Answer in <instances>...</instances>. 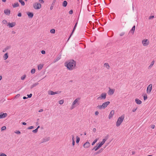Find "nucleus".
Instances as JSON below:
<instances>
[{"label":"nucleus","instance_id":"obj_42","mask_svg":"<svg viewBox=\"0 0 156 156\" xmlns=\"http://www.w3.org/2000/svg\"><path fill=\"white\" fill-rule=\"evenodd\" d=\"M147 98V96L146 94H145V95H144V100H146Z\"/></svg>","mask_w":156,"mask_h":156},{"label":"nucleus","instance_id":"obj_58","mask_svg":"<svg viewBox=\"0 0 156 156\" xmlns=\"http://www.w3.org/2000/svg\"><path fill=\"white\" fill-rule=\"evenodd\" d=\"M75 143V142L74 140L73 141L72 145H73V146L74 145Z\"/></svg>","mask_w":156,"mask_h":156},{"label":"nucleus","instance_id":"obj_64","mask_svg":"<svg viewBox=\"0 0 156 156\" xmlns=\"http://www.w3.org/2000/svg\"><path fill=\"white\" fill-rule=\"evenodd\" d=\"M12 34H15L16 33V32L15 31H12Z\"/></svg>","mask_w":156,"mask_h":156},{"label":"nucleus","instance_id":"obj_13","mask_svg":"<svg viewBox=\"0 0 156 156\" xmlns=\"http://www.w3.org/2000/svg\"><path fill=\"white\" fill-rule=\"evenodd\" d=\"M115 114V111L114 110H112L111 111L109 114L108 116V119H111L113 117L114 114Z\"/></svg>","mask_w":156,"mask_h":156},{"label":"nucleus","instance_id":"obj_46","mask_svg":"<svg viewBox=\"0 0 156 156\" xmlns=\"http://www.w3.org/2000/svg\"><path fill=\"white\" fill-rule=\"evenodd\" d=\"M150 127L152 129H154L155 127V125L154 124L151 125H150Z\"/></svg>","mask_w":156,"mask_h":156},{"label":"nucleus","instance_id":"obj_47","mask_svg":"<svg viewBox=\"0 0 156 156\" xmlns=\"http://www.w3.org/2000/svg\"><path fill=\"white\" fill-rule=\"evenodd\" d=\"M56 0H53V2L52 3L51 5H54L55 3L56 2Z\"/></svg>","mask_w":156,"mask_h":156},{"label":"nucleus","instance_id":"obj_26","mask_svg":"<svg viewBox=\"0 0 156 156\" xmlns=\"http://www.w3.org/2000/svg\"><path fill=\"white\" fill-rule=\"evenodd\" d=\"M135 29V26H134L132 28V29L130 30V32L132 33L133 34L134 33V32Z\"/></svg>","mask_w":156,"mask_h":156},{"label":"nucleus","instance_id":"obj_25","mask_svg":"<svg viewBox=\"0 0 156 156\" xmlns=\"http://www.w3.org/2000/svg\"><path fill=\"white\" fill-rule=\"evenodd\" d=\"M61 58V56H59L56 59H55L53 62L54 63L56 62L59 60Z\"/></svg>","mask_w":156,"mask_h":156},{"label":"nucleus","instance_id":"obj_28","mask_svg":"<svg viewBox=\"0 0 156 156\" xmlns=\"http://www.w3.org/2000/svg\"><path fill=\"white\" fill-rule=\"evenodd\" d=\"M8 54L7 53H6L3 56V58L4 60L8 58Z\"/></svg>","mask_w":156,"mask_h":156},{"label":"nucleus","instance_id":"obj_49","mask_svg":"<svg viewBox=\"0 0 156 156\" xmlns=\"http://www.w3.org/2000/svg\"><path fill=\"white\" fill-rule=\"evenodd\" d=\"M0 156H6V155L4 153H2L0 154Z\"/></svg>","mask_w":156,"mask_h":156},{"label":"nucleus","instance_id":"obj_41","mask_svg":"<svg viewBox=\"0 0 156 156\" xmlns=\"http://www.w3.org/2000/svg\"><path fill=\"white\" fill-rule=\"evenodd\" d=\"M14 133L18 134H20L21 133L19 131H16Z\"/></svg>","mask_w":156,"mask_h":156},{"label":"nucleus","instance_id":"obj_18","mask_svg":"<svg viewBox=\"0 0 156 156\" xmlns=\"http://www.w3.org/2000/svg\"><path fill=\"white\" fill-rule=\"evenodd\" d=\"M4 12L5 14L8 16L10 14V11L9 9H6L4 10Z\"/></svg>","mask_w":156,"mask_h":156},{"label":"nucleus","instance_id":"obj_35","mask_svg":"<svg viewBox=\"0 0 156 156\" xmlns=\"http://www.w3.org/2000/svg\"><path fill=\"white\" fill-rule=\"evenodd\" d=\"M36 70L35 69H33L31 71V73L32 74H34Z\"/></svg>","mask_w":156,"mask_h":156},{"label":"nucleus","instance_id":"obj_22","mask_svg":"<svg viewBox=\"0 0 156 156\" xmlns=\"http://www.w3.org/2000/svg\"><path fill=\"white\" fill-rule=\"evenodd\" d=\"M101 147L98 144L97 146H96L94 147L93 148V150H94L95 151H97L98 150L99 148H100Z\"/></svg>","mask_w":156,"mask_h":156},{"label":"nucleus","instance_id":"obj_17","mask_svg":"<svg viewBox=\"0 0 156 156\" xmlns=\"http://www.w3.org/2000/svg\"><path fill=\"white\" fill-rule=\"evenodd\" d=\"M7 114L6 113H0V119L4 118L7 116Z\"/></svg>","mask_w":156,"mask_h":156},{"label":"nucleus","instance_id":"obj_60","mask_svg":"<svg viewBox=\"0 0 156 156\" xmlns=\"http://www.w3.org/2000/svg\"><path fill=\"white\" fill-rule=\"evenodd\" d=\"M43 111V110L42 109H40L39 111V112H42Z\"/></svg>","mask_w":156,"mask_h":156},{"label":"nucleus","instance_id":"obj_37","mask_svg":"<svg viewBox=\"0 0 156 156\" xmlns=\"http://www.w3.org/2000/svg\"><path fill=\"white\" fill-rule=\"evenodd\" d=\"M59 103L60 104V105H62L63 104V102H64V100H60L59 101Z\"/></svg>","mask_w":156,"mask_h":156},{"label":"nucleus","instance_id":"obj_16","mask_svg":"<svg viewBox=\"0 0 156 156\" xmlns=\"http://www.w3.org/2000/svg\"><path fill=\"white\" fill-rule=\"evenodd\" d=\"M16 25L15 22H12V23H9L7 25L9 26V27H12Z\"/></svg>","mask_w":156,"mask_h":156},{"label":"nucleus","instance_id":"obj_50","mask_svg":"<svg viewBox=\"0 0 156 156\" xmlns=\"http://www.w3.org/2000/svg\"><path fill=\"white\" fill-rule=\"evenodd\" d=\"M20 96V94H17L15 96V98H19Z\"/></svg>","mask_w":156,"mask_h":156},{"label":"nucleus","instance_id":"obj_45","mask_svg":"<svg viewBox=\"0 0 156 156\" xmlns=\"http://www.w3.org/2000/svg\"><path fill=\"white\" fill-rule=\"evenodd\" d=\"M77 23H76V24H75V26H74V28H73V32H72V33L73 32V31H74V30H75V28H76V25H77Z\"/></svg>","mask_w":156,"mask_h":156},{"label":"nucleus","instance_id":"obj_10","mask_svg":"<svg viewBox=\"0 0 156 156\" xmlns=\"http://www.w3.org/2000/svg\"><path fill=\"white\" fill-rule=\"evenodd\" d=\"M152 87V84H150L147 87V94L151 93Z\"/></svg>","mask_w":156,"mask_h":156},{"label":"nucleus","instance_id":"obj_6","mask_svg":"<svg viewBox=\"0 0 156 156\" xmlns=\"http://www.w3.org/2000/svg\"><path fill=\"white\" fill-rule=\"evenodd\" d=\"M141 44L144 47H147L150 44V41L148 39H144L141 41Z\"/></svg>","mask_w":156,"mask_h":156},{"label":"nucleus","instance_id":"obj_44","mask_svg":"<svg viewBox=\"0 0 156 156\" xmlns=\"http://www.w3.org/2000/svg\"><path fill=\"white\" fill-rule=\"evenodd\" d=\"M65 66L67 67V69H68V63L67 62H66L65 63Z\"/></svg>","mask_w":156,"mask_h":156},{"label":"nucleus","instance_id":"obj_29","mask_svg":"<svg viewBox=\"0 0 156 156\" xmlns=\"http://www.w3.org/2000/svg\"><path fill=\"white\" fill-rule=\"evenodd\" d=\"M67 5V2L66 1H64L63 3H62V6L63 7H66Z\"/></svg>","mask_w":156,"mask_h":156},{"label":"nucleus","instance_id":"obj_3","mask_svg":"<svg viewBox=\"0 0 156 156\" xmlns=\"http://www.w3.org/2000/svg\"><path fill=\"white\" fill-rule=\"evenodd\" d=\"M125 118L124 115H121L119 117L116 122V126L118 127L120 126L123 122Z\"/></svg>","mask_w":156,"mask_h":156},{"label":"nucleus","instance_id":"obj_51","mask_svg":"<svg viewBox=\"0 0 156 156\" xmlns=\"http://www.w3.org/2000/svg\"><path fill=\"white\" fill-rule=\"evenodd\" d=\"M99 114V113L98 111H97L95 112V115H98Z\"/></svg>","mask_w":156,"mask_h":156},{"label":"nucleus","instance_id":"obj_39","mask_svg":"<svg viewBox=\"0 0 156 156\" xmlns=\"http://www.w3.org/2000/svg\"><path fill=\"white\" fill-rule=\"evenodd\" d=\"M2 23L4 24H7V21L5 20H3L2 21Z\"/></svg>","mask_w":156,"mask_h":156},{"label":"nucleus","instance_id":"obj_4","mask_svg":"<svg viewBox=\"0 0 156 156\" xmlns=\"http://www.w3.org/2000/svg\"><path fill=\"white\" fill-rule=\"evenodd\" d=\"M110 103L109 101H107L103 103L101 105H98L97 108L99 109H104L106 108Z\"/></svg>","mask_w":156,"mask_h":156},{"label":"nucleus","instance_id":"obj_15","mask_svg":"<svg viewBox=\"0 0 156 156\" xmlns=\"http://www.w3.org/2000/svg\"><path fill=\"white\" fill-rule=\"evenodd\" d=\"M90 146V143L88 142H86L83 145V147L85 148H89Z\"/></svg>","mask_w":156,"mask_h":156},{"label":"nucleus","instance_id":"obj_36","mask_svg":"<svg viewBox=\"0 0 156 156\" xmlns=\"http://www.w3.org/2000/svg\"><path fill=\"white\" fill-rule=\"evenodd\" d=\"M50 32L51 33L54 34L55 33V30L54 29H51L50 30Z\"/></svg>","mask_w":156,"mask_h":156},{"label":"nucleus","instance_id":"obj_24","mask_svg":"<svg viewBox=\"0 0 156 156\" xmlns=\"http://www.w3.org/2000/svg\"><path fill=\"white\" fill-rule=\"evenodd\" d=\"M38 84H39V83L38 82H37L35 83H34L30 86V88L32 89L33 87H36L37 86Z\"/></svg>","mask_w":156,"mask_h":156},{"label":"nucleus","instance_id":"obj_19","mask_svg":"<svg viewBox=\"0 0 156 156\" xmlns=\"http://www.w3.org/2000/svg\"><path fill=\"white\" fill-rule=\"evenodd\" d=\"M136 103L138 105H140L142 104V101L138 98H136L135 99Z\"/></svg>","mask_w":156,"mask_h":156},{"label":"nucleus","instance_id":"obj_59","mask_svg":"<svg viewBox=\"0 0 156 156\" xmlns=\"http://www.w3.org/2000/svg\"><path fill=\"white\" fill-rule=\"evenodd\" d=\"M72 141L74 140V136L73 135H72Z\"/></svg>","mask_w":156,"mask_h":156},{"label":"nucleus","instance_id":"obj_54","mask_svg":"<svg viewBox=\"0 0 156 156\" xmlns=\"http://www.w3.org/2000/svg\"><path fill=\"white\" fill-rule=\"evenodd\" d=\"M41 53L43 54H44L45 53V51L44 50H42L41 51Z\"/></svg>","mask_w":156,"mask_h":156},{"label":"nucleus","instance_id":"obj_11","mask_svg":"<svg viewBox=\"0 0 156 156\" xmlns=\"http://www.w3.org/2000/svg\"><path fill=\"white\" fill-rule=\"evenodd\" d=\"M61 93V91H57L56 92H54L52 91L49 90L48 91V93L49 95H53L55 94H60Z\"/></svg>","mask_w":156,"mask_h":156},{"label":"nucleus","instance_id":"obj_2","mask_svg":"<svg viewBox=\"0 0 156 156\" xmlns=\"http://www.w3.org/2000/svg\"><path fill=\"white\" fill-rule=\"evenodd\" d=\"M80 98H76L73 102L72 104L70 105V109L72 110L75 108L77 106L79 105L80 104Z\"/></svg>","mask_w":156,"mask_h":156},{"label":"nucleus","instance_id":"obj_63","mask_svg":"<svg viewBox=\"0 0 156 156\" xmlns=\"http://www.w3.org/2000/svg\"><path fill=\"white\" fill-rule=\"evenodd\" d=\"M22 124L23 125H25L27 124V123H26L25 122H23L22 123Z\"/></svg>","mask_w":156,"mask_h":156},{"label":"nucleus","instance_id":"obj_61","mask_svg":"<svg viewBox=\"0 0 156 156\" xmlns=\"http://www.w3.org/2000/svg\"><path fill=\"white\" fill-rule=\"evenodd\" d=\"M124 33H122L120 34V36H122L124 35Z\"/></svg>","mask_w":156,"mask_h":156},{"label":"nucleus","instance_id":"obj_57","mask_svg":"<svg viewBox=\"0 0 156 156\" xmlns=\"http://www.w3.org/2000/svg\"><path fill=\"white\" fill-rule=\"evenodd\" d=\"M18 16H19V17H20L21 16H22V14H21V13H19L18 14V15H17Z\"/></svg>","mask_w":156,"mask_h":156},{"label":"nucleus","instance_id":"obj_20","mask_svg":"<svg viewBox=\"0 0 156 156\" xmlns=\"http://www.w3.org/2000/svg\"><path fill=\"white\" fill-rule=\"evenodd\" d=\"M104 67L108 69H110V66L108 63H105L104 65Z\"/></svg>","mask_w":156,"mask_h":156},{"label":"nucleus","instance_id":"obj_43","mask_svg":"<svg viewBox=\"0 0 156 156\" xmlns=\"http://www.w3.org/2000/svg\"><path fill=\"white\" fill-rule=\"evenodd\" d=\"M37 129H35L33 130L32 132L34 133H36L37 132Z\"/></svg>","mask_w":156,"mask_h":156},{"label":"nucleus","instance_id":"obj_7","mask_svg":"<svg viewBox=\"0 0 156 156\" xmlns=\"http://www.w3.org/2000/svg\"><path fill=\"white\" fill-rule=\"evenodd\" d=\"M108 135L106 136L104 139H103L101 142L98 144L101 147L102 145H103L106 140L108 139Z\"/></svg>","mask_w":156,"mask_h":156},{"label":"nucleus","instance_id":"obj_27","mask_svg":"<svg viewBox=\"0 0 156 156\" xmlns=\"http://www.w3.org/2000/svg\"><path fill=\"white\" fill-rule=\"evenodd\" d=\"M19 5L18 2L15 3L14 4L12 5V6L13 8H15L19 6Z\"/></svg>","mask_w":156,"mask_h":156},{"label":"nucleus","instance_id":"obj_5","mask_svg":"<svg viewBox=\"0 0 156 156\" xmlns=\"http://www.w3.org/2000/svg\"><path fill=\"white\" fill-rule=\"evenodd\" d=\"M107 96L106 93L103 92L97 97V99L98 101L105 100Z\"/></svg>","mask_w":156,"mask_h":156},{"label":"nucleus","instance_id":"obj_23","mask_svg":"<svg viewBox=\"0 0 156 156\" xmlns=\"http://www.w3.org/2000/svg\"><path fill=\"white\" fill-rule=\"evenodd\" d=\"M29 17L32 18L33 16V14L32 12H28L27 13Z\"/></svg>","mask_w":156,"mask_h":156},{"label":"nucleus","instance_id":"obj_38","mask_svg":"<svg viewBox=\"0 0 156 156\" xmlns=\"http://www.w3.org/2000/svg\"><path fill=\"white\" fill-rule=\"evenodd\" d=\"M26 77V75H24L23 76H21V80H24V79H25Z\"/></svg>","mask_w":156,"mask_h":156},{"label":"nucleus","instance_id":"obj_48","mask_svg":"<svg viewBox=\"0 0 156 156\" xmlns=\"http://www.w3.org/2000/svg\"><path fill=\"white\" fill-rule=\"evenodd\" d=\"M32 95V94H27V96H28V98H30L31 97Z\"/></svg>","mask_w":156,"mask_h":156},{"label":"nucleus","instance_id":"obj_55","mask_svg":"<svg viewBox=\"0 0 156 156\" xmlns=\"http://www.w3.org/2000/svg\"><path fill=\"white\" fill-rule=\"evenodd\" d=\"M39 1L41 3H44V1L43 0H39Z\"/></svg>","mask_w":156,"mask_h":156},{"label":"nucleus","instance_id":"obj_21","mask_svg":"<svg viewBox=\"0 0 156 156\" xmlns=\"http://www.w3.org/2000/svg\"><path fill=\"white\" fill-rule=\"evenodd\" d=\"M11 48L10 46H6L5 48H4L3 50V52H5L6 51L10 49Z\"/></svg>","mask_w":156,"mask_h":156},{"label":"nucleus","instance_id":"obj_1","mask_svg":"<svg viewBox=\"0 0 156 156\" xmlns=\"http://www.w3.org/2000/svg\"><path fill=\"white\" fill-rule=\"evenodd\" d=\"M76 61L73 59L69 60V70H72L76 68Z\"/></svg>","mask_w":156,"mask_h":156},{"label":"nucleus","instance_id":"obj_12","mask_svg":"<svg viewBox=\"0 0 156 156\" xmlns=\"http://www.w3.org/2000/svg\"><path fill=\"white\" fill-rule=\"evenodd\" d=\"M115 91L114 89L109 88V90L107 92L108 94L109 95H112L114 93Z\"/></svg>","mask_w":156,"mask_h":156},{"label":"nucleus","instance_id":"obj_31","mask_svg":"<svg viewBox=\"0 0 156 156\" xmlns=\"http://www.w3.org/2000/svg\"><path fill=\"white\" fill-rule=\"evenodd\" d=\"M19 2L21 4V5L23 6H24L25 5V3L24 1H23L22 0H19Z\"/></svg>","mask_w":156,"mask_h":156},{"label":"nucleus","instance_id":"obj_34","mask_svg":"<svg viewBox=\"0 0 156 156\" xmlns=\"http://www.w3.org/2000/svg\"><path fill=\"white\" fill-rule=\"evenodd\" d=\"M98 140V139H95L92 143V145H94L95 144L97 141Z\"/></svg>","mask_w":156,"mask_h":156},{"label":"nucleus","instance_id":"obj_32","mask_svg":"<svg viewBox=\"0 0 156 156\" xmlns=\"http://www.w3.org/2000/svg\"><path fill=\"white\" fill-rule=\"evenodd\" d=\"M76 143H78L80 140V138L78 136H76Z\"/></svg>","mask_w":156,"mask_h":156},{"label":"nucleus","instance_id":"obj_40","mask_svg":"<svg viewBox=\"0 0 156 156\" xmlns=\"http://www.w3.org/2000/svg\"><path fill=\"white\" fill-rule=\"evenodd\" d=\"M6 129V127L5 126H3L1 128L2 131Z\"/></svg>","mask_w":156,"mask_h":156},{"label":"nucleus","instance_id":"obj_52","mask_svg":"<svg viewBox=\"0 0 156 156\" xmlns=\"http://www.w3.org/2000/svg\"><path fill=\"white\" fill-rule=\"evenodd\" d=\"M34 128V126H30L28 128V129H32Z\"/></svg>","mask_w":156,"mask_h":156},{"label":"nucleus","instance_id":"obj_14","mask_svg":"<svg viewBox=\"0 0 156 156\" xmlns=\"http://www.w3.org/2000/svg\"><path fill=\"white\" fill-rule=\"evenodd\" d=\"M50 137H44V138L42 139L41 140V143H42L47 142L48 141L50 140Z\"/></svg>","mask_w":156,"mask_h":156},{"label":"nucleus","instance_id":"obj_30","mask_svg":"<svg viewBox=\"0 0 156 156\" xmlns=\"http://www.w3.org/2000/svg\"><path fill=\"white\" fill-rule=\"evenodd\" d=\"M43 65L42 64H39L38 66V70H41L42 68Z\"/></svg>","mask_w":156,"mask_h":156},{"label":"nucleus","instance_id":"obj_62","mask_svg":"<svg viewBox=\"0 0 156 156\" xmlns=\"http://www.w3.org/2000/svg\"><path fill=\"white\" fill-rule=\"evenodd\" d=\"M96 131V129L95 128H94L93 129V131L94 132H95Z\"/></svg>","mask_w":156,"mask_h":156},{"label":"nucleus","instance_id":"obj_9","mask_svg":"<svg viewBox=\"0 0 156 156\" xmlns=\"http://www.w3.org/2000/svg\"><path fill=\"white\" fill-rule=\"evenodd\" d=\"M33 7L34 9H38L41 8V5L40 3L36 2L34 4Z\"/></svg>","mask_w":156,"mask_h":156},{"label":"nucleus","instance_id":"obj_8","mask_svg":"<svg viewBox=\"0 0 156 156\" xmlns=\"http://www.w3.org/2000/svg\"><path fill=\"white\" fill-rule=\"evenodd\" d=\"M108 135L106 136L104 139H103L101 142L98 144L101 147L102 145H103L106 140L108 139Z\"/></svg>","mask_w":156,"mask_h":156},{"label":"nucleus","instance_id":"obj_53","mask_svg":"<svg viewBox=\"0 0 156 156\" xmlns=\"http://www.w3.org/2000/svg\"><path fill=\"white\" fill-rule=\"evenodd\" d=\"M73 13V11L72 10H70L69 12V13L70 14H72Z\"/></svg>","mask_w":156,"mask_h":156},{"label":"nucleus","instance_id":"obj_33","mask_svg":"<svg viewBox=\"0 0 156 156\" xmlns=\"http://www.w3.org/2000/svg\"><path fill=\"white\" fill-rule=\"evenodd\" d=\"M137 109V107H134L132 109V112H135Z\"/></svg>","mask_w":156,"mask_h":156},{"label":"nucleus","instance_id":"obj_56","mask_svg":"<svg viewBox=\"0 0 156 156\" xmlns=\"http://www.w3.org/2000/svg\"><path fill=\"white\" fill-rule=\"evenodd\" d=\"M54 5H51L50 7V9L51 10L53 9Z\"/></svg>","mask_w":156,"mask_h":156}]
</instances>
